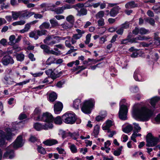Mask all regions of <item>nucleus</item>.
Listing matches in <instances>:
<instances>
[{
  "instance_id": "52",
  "label": "nucleus",
  "mask_w": 160,
  "mask_h": 160,
  "mask_svg": "<svg viewBox=\"0 0 160 160\" xmlns=\"http://www.w3.org/2000/svg\"><path fill=\"white\" fill-rule=\"evenodd\" d=\"M68 134L72 138L74 139H76L77 137L79 136L78 133L74 132L72 133L71 132H69Z\"/></svg>"
},
{
  "instance_id": "26",
  "label": "nucleus",
  "mask_w": 160,
  "mask_h": 160,
  "mask_svg": "<svg viewBox=\"0 0 160 160\" xmlns=\"http://www.w3.org/2000/svg\"><path fill=\"white\" fill-rule=\"evenodd\" d=\"M4 82L6 85L12 84L13 81L12 79L10 77H8L7 76H5L4 78Z\"/></svg>"
},
{
  "instance_id": "42",
  "label": "nucleus",
  "mask_w": 160,
  "mask_h": 160,
  "mask_svg": "<svg viewBox=\"0 0 160 160\" xmlns=\"http://www.w3.org/2000/svg\"><path fill=\"white\" fill-rule=\"evenodd\" d=\"M145 21L146 22L149 23L152 26H154L155 24V21L154 19L152 18H149L145 19Z\"/></svg>"
},
{
  "instance_id": "31",
  "label": "nucleus",
  "mask_w": 160,
  "mask_h": 160,
  "mask_svg": "<svg viewBox=\"0 0 160 160\" xmlns=\"http://www.w3.org/2000/svg\"><path fill=\"white\" fill-rule=\"evenodd\" d=\"M40 48L44 50V51L47 53L49 54L50 50L49 47L47 45L45 44L41 45L40 46Z\"/></svg>"
},
{
  "instance_id": "59",
  "label": "nucleus",
  "mask_w": 160,
  "mask_h": 160,
  "mask_svg": "<svg viewBox=\"0 0 160 160\" xmlns=\"http://www.w3.org/2000/svg\"><path fill=\"white\" fill-rule=\"evenodd\" d=\"M53 39H52L53 42H55L54 44L57 43H58L60 42V39L59 36H54L53 37Z\"/></svg>"
},
{
  "instance_id": "41",
  "label": "nucleus",
  "mask_w": 160,
  "mask_h": 160,
  "mask_svg": "<svg viewBox=\"0 0 160 160\" xmlns=\"http://www.w3.org/2000/svg\"><path fill=\"white\" fill-rule=\"evenodd\" d=\"M152 9L157 14L160 13V5H154L152 7Z\"/></svg>"
},
{
  "instance_id": "2",
  "label": "nucleus",
  "mask_w": 160,
  "mask_h": 160,
  "mask_svg": "<svg viewBox=\"0 0 160 160\" xmlns=\"http://www.w3.org/2000/svg\"><path fill=\"white\" fill-rule=\"evenodd\" d=\"M7 134L2 131H0V147L3 145L5 142V139L7 140H11L12 137L15 134L12 133V131L10 128H7L6 129Z\"/></svg>"
},
{
  "instance_id": "3",
  "label": "nucleus",
  "mask_w": 160,
  "mask_h": 160,
  "mask_svg": "<svg viewBox=\"0 0 160 160\" xmlns=\"http://www.w3.org/2000/svg\"><path fill=\"white\" fill-rule=\"evenodd\" d=\"M146 146L148 147H152L155 146L159 142L158 138L155 137L151 133L147 134L146 138Z\"/></svg>"
},
{
  "instance_id": "62",
  "label": "nucleus",
  "mask_w": 160,
  "mask_h": 160,
  "mask_svg": "<svg viewBox=\"0 0 160 160\" xmlns=\"http://www.w3.org/2000/svg\"><path fill=\"white\" fill-rule=\"evenodd\" d=\"M30 80L29 79L24 81L22 82L17 83L16 85H22L24 84H25L27 83H28L29 82Z\"/></svg>"
},
{
  "instance_id": "29",
  "label": "nucleus",
  "mask_w": 160,
  "mask_h": 160,
  "mask_svg": "<svg viewBox=\"0 0 160 160\" xmlns=\"http://www.w3.org/2000/svg\"><path fill=\"white\" fill-rule=\"evenodd\" d=\"M26 22L25 20H22L13 22L12 25L14 26L17 25H24Z\"/></svg>"
},
{
  "instance_id": "25",
  "label": "nucleus",
  "mask_w": 160,
  "mask_h": 160,
  "mask_svg": "<svg viewBox=\"0 0 160 160\" xmlns=\"http://www.w3.org/2000/svg\"><path fill=\"white\" fill-rule=\"evenodd\" d=\"M34 128L37 131H40L42 129H43V126L40 123L36 122L33 125Z\"/></svg>"
},
{
  "instance_id": "60",
  "label": "nucleus",
  "mask_w": 160,
  "mask_h": 160,
  "mask_svg": "<svg viewBox=\"0 0 160 160\" xmlns=\"http://www.w3.org/2000/svg\"><path fill=\"white\" fill-rule=\"evenodd\" d=\"M152 44V41L150 42L149 43H146L145 42H143L141 43V44L143 47H148L150 45H151Z\"/></svg>"
},
{
  "instance_id": "5",
  "label": "nucleus",
  "mask_w": 160,
  "mask_h": 160,
  "mask_svg": "<svg viewBox=\"0 0 160 160\" xmlns=\"http://www.w3.org/2000/svg\"><path fill=\"white\" fill-rule=\"evenodd\" d=\"M62 121L65 123L71 124L74 123L77 119L75 114L67 113L62 116Z\"/></svg>"
},
{
  "instance_id": "33",
  "label": "nucleus",
  "mask_w": 160,
  "mask_h": 160,
  "mask_svg": "<svg viewBox=\"0 0 160 160\" xmlns=\"http://www.w3.org/2000/svg\"><path fill=\"white\" fill-rule=\"evenodd\" d=\"M133 129V127L131 125L127 126L122 129V131L126 133H128L131 131Z\"/></svg>"
},
{
  "instance_id": "43",
  "label": "nucleus",
  "mask_w": 160,
  "mask_h": 160,
  "mask_svg": "<svg viewBox=\"0 0 160 160\" xmlns=\"http://www.w3.org/2000/svg\"><path fill=\"white\" fill-rule=\"evenodd\" d=\"M104 15V12L103 11H101L97 13L96 14V18L97 19L102 18Z\"/></svg>"
},
{
  "instance_id": "50",
  "label": "nucleus",
  "mask_w": 160,
  "mask_h": 160,
  "mask_svg": "<svg viewBox=\"0 0 160 160\" xmlns=\"http://www.w3.org/2000/svg\"><path fill=\"white\" fill-rule=\"evenodd\" d=\"M134 79L137 81H141L142 80L140 78V75L139 74H138L136 72L134 73L133 75Z\"/></svg>"
},
{
  "instance_id": "24",
  "label": "nucleus",
  "mask_w": 160,
  "mask_h": 160,
  "mask_svg": "<svg viewBox=\"0 0 160 160\" xmlns=\"http://www.w3.org/2000/svg\"><path fill=\"white\" fill-rule=\"evenodd\" d=\"M21 13L20 12H12V18L14 20H16L21 15Z\"/></svg>"
},
{
  "instance_id": "4",
  "label": "nucleus",
  "mask_w": 160,
  "mask_h": 160,
  "mask_svg": "<svg viewBox=\"0 0 160 160\" xmlns=\"http://www.w3.org/2000/svg\"><path fill=\"white\" fill-rule=\"evenodd\" d=\"M84 4L83 3H78L72 6L77 11L76 16L78 17H81L87 15L88 11L87 9L83 8Z\"/></svg>"
},
{
  "instance_id": "27",
  "label": "nucleus",
  "mask_w": 160,
  "mask_h": 160,
  "mask_svg": "<svg viewBox=\"0 0 160 160\" xmlns=\"http://www.w3.org/2000/svg\"><path fill=\"white\" fill-rule=\"evenodd\" d=\"M24 55L22 52L17 54L16 55V57L18 61L21 62L23 61L24 58Z\"/></svg>"
},
{
  "instance_id": "58",
  "label": "nucleus",
  "mask_w": 160,
  "mask_h": 160,
  "mask_svg": "<svg viewBox=\"0 0 160 160\" xmlns=\"http://www.w3.org/2000/svg\"><path fill=\"white\" fill-rule=\"evenodd\" d=\"M12 49L15 51V52H19L21 50V48L18 45H14L12 47Z\"/></svg>"
},
{
  "instance_id": "12",
  "label": "nucleus",
  "mask_w": 160,
  "mask_h": 160,
  "mask_svg": "<svg viewBox=\"0 0 160 160\" xmlns=\"http://www.w3.org/2000/svg\"><path fill=\"white\" fill-rule=\"evenodd\" d=\"M121 8L118 6H116L112 8L109 12L110 16L112 17H115L119 13Z\"/></svg>"
},
{
  "instance_id": "28",
  "label": "nucleus",
  "mask_w": 160,
  "mask_h": 160,
  "mask_svg": "<svg viewBox=\"0 0 160 160\" xmlns=\"http://www.w3.org/2000/svg\"><path fill=\"white\" fill-rule=\"evenodd\" d=\"M66 19L70 24H71V25H73L74 21V18L73 15H70L68 16L66 18Z\"/></svg>"
},
{
  "instance_id": "57",
  "label": "nucleus",
  "mask_w": 160,
  "mask_h": 160,
  "mask_svg": "<svg viewBox=\"0 0 160 160\" xmlns=\"http://www.w3.org/2000/svg\"><path fill=\"white\" fill-rule=\"evenodd\" d=\"M129 22H126L122 24L121 28L123 29L128 28L129 26Z\"/></svg>"
},
{
  "instance_id": "61",
  "label": "nucleus",
  "mask_w": 160,
  "mask_h": 160,
  "mask_svg": "<svg viewBox=\"0 0 160 160\" xmlns=\"http://www.w3.org/2000/svg\"><path fill=\"white\" fill-rule=\"evenodd\" d=\"M34 17L36 19H41L43 17V15L40 14L36 13L34 12Z\"/></svg>"
},
{
  "instance_id": "10",
  "label": "nucleus",
  "mask_w": 160,
  "mask_h": 160,
  "mask_svg": "<svg viewBox=\"0 0 160 160\" xmlns=\"http://www.w3.org/2000/svg\"><path fill=\"white\" fill-rule=\"evenodd\" d=\"M72 8V6L70 5L66 4L65 5L62 7H58L55 9L54 11L57 14L62 13L66 9H70Z\"/></svg>"
},
{
  "instance_id": "15",
  "label": "nucleus",
  "mask_w": 160,
  "mask_h": 160,
  "mask_svg": "<svg viewBox=\"0 0 160 160\" xmlns=\"http://www.w3.org/2000/svg\"><path fill=\"white\" fill-rule=\"evenodd\" d=\"M45 73L47 75L53 79H55L58 77V74H56L52 69H49L46 70Z\"/></svg>"
},
{
  "instance_id": "11",
  "label": "nucleus",
  "mask_w": 160,
  "mask_h": 160,
  "mask_svg": "<svg viewBox=\"0 0 160 160\" xmlns=\"http://www.w3.org/2000/svg\"><path fill=\"white\" fill-rule=\"evenodd\" d=\"M22 142V137L19 136L17 137L16 141L13 145L14 148H17L18 147H21L23 145Z\"/></svg>"
},
{
  "instance_id": "48",
  "label": "nucleus",
  "mask_w": 160,
  "mask_h": 160,
  "mask_svg": "<svg viewBox=\"0 0 160 160\" xmlns=\"http://www.w3.org/2000/svg\"><path fill=\"white\" fill-rule=\"evenodd\" d=\"M127 39L128 42L130 43H136L137 40V37L134 38H131L129 36L127 37Z\"/></svg>"
},
{
  "instance_id": "64",
  "label": "nucleus",
  "mask_w": 160,
  "mask_h": 160,
  "mask_svg": "<svg viewBox=\"0 0 160 160\" xmlns=\"http://www.w3.org/2000/svg\"><path fill=\"white\" fill-rule=\"evenodd\" d=\"M132 33L135 35H137L139 33V29L137 27H135V29L132 30Z\"/></svg>"
},
{
  "instance_id": "56",
  "label": "nucleus",
  "mask_w": 160,
  "mask_h": 160,
  "mask_svg": "<svg viewBox=\"0 0 160 160\" xmlns=\"http://www.w3.org/2000/svg\"><path fill=\"white\" fill-rule=\"evenodd\" d=\"M38 152L43 154H44L46 153V151L45 149L42 147H38Z\"/></svg>"
},
{
  "instance_id": "16",
  "label": "nucleus",
  "mask_w": 160,
  "mask_h": 160,
  "mask_svg": "<svg viewBox=\"0 0 160 160\" xmlns=\"http://www.w3.org/2000/svg\"><path fill=\"white\" fill-rule=\"evenodd\" d=\"M138 6V4L136 3L134 1H131L127 2L125 5L126 8L127 9L132 8Z\"/></svg>"
},
{
  "instance_id": "51",
  "label": "nucleus",
  "mask_w": 160,
  "mask_h": 160,
  "mask_svg": "<svg viewBox=\"0 0 160 160\" xmlns=\"http://www.w3.org/2000/svg\"><path fill=\"white\" fill-rule=\"evenodd\" d=\"M62 27L65 29H68L72 27L73 25H71V24H69L67 22H65L62 25Z\"/></svg>"
},
{
  "instance_id": "34",
  "label": "nucleus",
  "mask_w": 160,
  "mask_h": 160,
  "mask_svg": "<svg viewBox=\"0 0 160 160\" xmlns=\"http://www.w3.org/2000/svg\"><path fill=\"white\" fill-rule=\"evenodd\" d=\"M29 36L32 38H34L35 39H37L38 38V36L37 35L36 31H34L30 32L29 34Z\"/></svg>"
},
{
  "instance_id": "22",
  "label": "nucleus",
  "mask_w": 160,
  "mask_h": 160,
  "mask_svg": "<svg viewBox=\"0 0 160 160\" xmlns=\"http://www.w3.org/2000/svg\"><path fill=\"white\" fill-rule=\"evenodd\" d=\"M43 129L45 130L51 129L53 127V126L52 122H46L44 125H43Z\"/></svg>"
},
{
  "instance_id": "1",
  "label": "nucleus",
  "mask_w": 160,
  "mask_h": 160,
  "mask_svg": "<svg viewBox=\"0 0 160 160\" xmlns=\"http://www.w3.org/2000/svg\"><path fill=\"white\" fill-rule=\"evenodd\" d=\"M153 114L152 111L145 106H134L132 111L133 117L136 119H139L142 121H148Z\"/></svg>"
},
{
  "instance_id": "40",
  "label": "nucleus",
  "mask_w": 160,
  "mask_h": 160,
  "mask_svg": "<svg viewBox=\"0 0 160 160\" xmlns=\"http://www.w3.org/2000/svg\"><path fill=\"white\" fill-rule=\"evenodd\" d=\"M53 121L54 123L57 124H60L62 123V118L60 116L57 117Z\"/></svg>"
},
{
  "instance_id": "45",
  "label": "nucleus",
  "mask_w": 160,
  "mask_h": 160,
  "mask_svg": "<svg viewBox=\"0 0 160 160\" xmlns=\"http://www.w3.org/2000/svg\"><path fill=\"white\" fill-rule=\"evenodd\" d=\"M98 24V26H103L105 25L104 19L103 18H100L97 21Z\"/></svg>"
},
{
  "instance_id": "39",
  "label": "nucleus",
  "mask_w": 160,
  "mask_h": 160,
  "mask_svg": "<svg viewBox=\"0 0 160 160\" xmlns=\"http://www.w3.org/2000/svg\"><path fill=\"white\" fill-rule=\"evenodd\" d=\"M133 124L134 125V130L133 131H135L137 132H139L141 130V127L139 126V124L136 123H134Z\"/></svg>"
},
{
  "instance_id": "9",
  "label": "nucleus",
  "mask_w": 160,
  "mask_h": 160,
  "mask_svg": "<svg viewBox=\"0 0 160 160\" xmlns=\"http://www.w3.org/2000/svg\"><path fill=\"white\" fill-rule=\"evenodd\" d=\"M1 62L3 65L7 66L9 64H13L14 63V61L9 55H6L2 58Z\"/></svg>"
},
{
  "instance_id": "30",
  "label": "nucleus",
  "mask_w": 160,
  "mask_h": 160,
  "mask_svg": "<svg viewBox=\"0 0 160 160\" xmlns=\"http://www.w3.org/2000/svg\"><path fill=\"white\" fill-rule=\"evenodd\" d=\"M31 25L29 23H27L25 25L24 29L20 30V32L22 33H24L28 32L30 29Z\"/></svg>"
},
{
  "instance_id": "55",
  "label": "nucleus",
  "mask_w": 160,
  "mask_h": 160,
  "mask_svg": "<svg viewBox=\"0 0 160 160\" xmlns=\"http://www.w3.org/2000/svg\"><path fill=\"white\" fill-rule=\"evenodd\" d=\"M50 22L53 27L59 26L58 22L56 20L51 19L50 20Z\"/></svg>"
},
{
  "instance_id": "23",
  "label": "nucleus",
  "mask_w": 160,
  "mask_h": 160,
  "mask_svg": "<svg viewBox=\"0 0 160 160\" xmlns=\"http://www.w3.org/2000/svg\"><path fill=\"white\" fill-rule=\"evenodd\" d=\"M81 100L79 99H76L73 102V107L75 109H78L79 108L80 105H81Z\"/></svg>"
},
{
  "instance_id": "13",
  "label": "nucleus",
  "mask_w": 160,
  "mask_h": 160,
  "mask_svg": "<svg viewBox=\"0 0 160 160\" xmlns=\"http://www.w3.org/2000/svg\"><path fill=\"white\" fill-rule=\"evenodd\" d=\"M63 105L62 103L60 102H58L54 105V111L56 113H58V112H61L62 108Z\"/></svg>"
},
{
  "instance_id": "18",
  "label": "nucleus",
  "mask_w": 160,
  "mask_h": 160,
  "mask_svg": "<svg viewBox=\"0 0 160 160\" xmlns=\"http://www.w3.org/2000/svg\"><path fill=\"white\" fill-rule=\"evenodd\" d=\"M14 157V153L13 151L12 150H7L3 155L4 158L9 157L10 159H12Z\"/></svg>"
},
{
  "instance_id": "47",
  "label": "nucleus",
  "mask_w": 160,
  "mask_h": 160,
  "mask_svg": "<svg viewBox=\"0 0 160 160\" xmlns=\"http://www.w3.org/2000/svg\"><path fill=\"white\" fill-rule=\"evenodd\" d=\"M91 34L90 33L88 34L86 36V39L84 43L86 44H88L90 42Z\"/></svg>"
},
{
  "instance_id": "54",
  "label": "nucleus",
  "mask_w": 160,
  "mask_h": 160,
  "mask_svg": "<svg viewBox=\"0 0 160 160\" xmlns=\"http://www.w3.org/2000/svg\"><path fill=\"white\" fill-rule=\"evenodd\" d=\"M106 116V114H104L102 116H98L96 118V120L98 121H100L102 120Z\"/></svg>"
},
{
  "instance_id": "46",
  "label": "nucleus",
  "mask_w": 160,
  "mask_h": 160,
  "mask_svg": "<svg viewBox=\"0 0 160 160\" xmlns=\"http://www.w3.org/2000/svg\"><path fill=\"white\" fill-rule=\"evenodd\" d=\"M37 35L38 36H41L42 35H44L46 34L47 31L46 30H42L41 31L39 30H36Z\"/></svg>"
},
{
  "instance_id": "32",
  "label": "nucleus",
  "mask_w": 160,
  "mask_h": 160,
  "mask_svg": "<svg viewBox=\"0 0 160 160\" xmlns=\"http://www.w3.org/2000/svg\"><path fill=\"white\" fill-rule=\"evenodd\" d=\"M56 59L52 57H50L46 61V64L48 65H50L51 64L55 63Z\"/></svg>"
},
{
  "instance_id": "44",
  "label": "nucleus",
  "mask_w": 160,
  "mask_h": 160,
  "mask_svg": "<svg viewBox=\"0 0 160 160\" xmlns=\"http://www.w3.org/2000/svg\"><path fill=\"white\" fill-rule=\"evenodd\" d=\"M70 148L72 153H76L77 152V149L74 144L71 145L70 146Z\"/></svg>"
},
{
  "instance_id": "37",
  "label": "nucleus",
  "mask_w": 160,
  "mask_h": 160,
  "mask_svg": "<svg viewBox=\"0 0 160 160\" xmlns=\"http://www.w3.org/2000/svg\"><path fill=\"white\" fill-rule=\"evenodd\" d=\"M15 39V37L14 35L11 36L9 38L10 41L8 42V44L10 45H12L14 44Z\"/></svg>"
},
{
  "instance_id": "7",
  "label": "nucleus",
  "mask_w": 160,
  "mask_h": 160,
  "mask_svg": "<svg viewBox=\"0 0 160 160\" xmlns=\"http://www.w3.org/2000/svg\"><path fill=\"white\" fill-rule=\"evenodd\" d=\"M34 120L38 121H43L46 122H52L54 119L52 115L48 112L43 113L41 117H38L36 119L34 118Z\"/></svg>"
},
{
  "instance_id": "14",
  "label": "nucleus",
  "mask_w": 160,
  "mask_h": 160,
  "mask_svg": "<svg viewBox=\"0 0 160 160\" xmlns=\"http://www.w3.org/2000/svg\"><path fill=\"white\" fill-rule=\"evenodd\" d=\"M53 36H49L44 40V42L47 45L52 46L54 44V42H53L52 37Z\"/></svg>"
},
{
  "instance_id": "36",
  "label": "nucleus",
  "mask_w": 160,
  "mask_h": 160,
  "mask_svg": "<svg viewBox=\"0 0 160 160\" xmlns=\"http://www.w3.org/2000/svg\"><path fill=\"white\" fill-rule=\"evenodd\" d=\"M50 26V24L48 22H44L40 26L39 28L41 29L44 28H48Z\"/></svg>"
},
{
  "instance_id": "6",
  "label": "nucleus",
  "mask_w": 160,
  "mask_h": 160,
  "mask_svg": "<svg viewBox=\"0 0 160 160\" xmlns=\"http://www.w3.org/2000/svg\"><path fill=\"white\" fill-rule=\"evenodd\" d=\"M95 101L93 99L85 101L81 108L82 111L85 113L88 114L91 112V108L94 106Z\"/></svg>"
},
{
  "instance_id": "8",
  "label": "nucleus",
  "mask_w": 160,
  "mask_h": 160,
  "mask_svg": "<svg viewBox=\"0 0 160 160\" xmlns=\"http://www.w3.org/2000/svg\"><path fill=\"white\" fill-rule=\"evenodd\" d=\"M128 112L127 107L126 106L122 105L120 106L119 112V116L120 118L122 120L127 119L126 114Z\"/></svg>"
},
{
  "instance_id": "53",
  "label": "nucleus",
  "mask_w": 160,
  "mask_h": 160,
  "mask_svg": "<svg viewBox=\"0 0 160 160\" xmlns=\"http://www.w3.org/2000/svg\"><path fill=\"white\" fill-rule=\"evenodd\" d=\"M150 38L148 37H147L145 36H139L137 37V40H147L148 39H150Z\"/></svg>"
},
{
  "instance_id": "20",
  "label": "nucleus",
  "mask_w": 160,
  "mask_h": 160,
  "mask_svg": "<svg viewBox=\"0 0 160 160\" xmlns=\"http://www.w3.org/2000/svg\"><path fill=\"white\" fill-rule=\"evenodd\" d=\"M112 125V122L111 120H108L106 122V124L105 126L102 127L103 130H108V132H110L109 128Z\"/></svg>"
},
{
  "instance_id": "19",
  "label": "nucleus",
  "mask_w": 160,
  "mask_h": 160,
  "mask_svg": "<svg viewBox=\"0 0 160 160\" xmlns=\"http://www.w3.org/2000/svg\"><path fill=\"white\" fill-rule=\"evenodd\" d=\"M43 143L48 146H51L58 143V142L55 139H48L43 142Z\"/></svg>"
},
{
  "instance_id": "21",
  "label": "nucleus",
  "mask_w": 160,
  "mask_h": 160,
  "mask_svg": "<svg viewBox=\"0 0 160 160\" xmlns=\"http://www.w3.org/2000/svg\"><path fill=\"white\" fill-rule=\"evenodd\" d=\"M41 110L38 108H36L34 110L33 112L34 119L35 118L36 119L38 117H41L42 116H40V114L41 113Z\"/></svg>"
},
{
  "instance_id": "17",
  "label": "nucleus",
  "mask_w": 160,
  "mask_h": 160,
  "mask_svg": "<svg viewBox=\"0 0 160 160\" xmlns=\"http://www.w3.org/2000/svg\"><path fill=\"white\" fill-rule=\"evenodd\" d=\"M160 100V97H155L152 98L150 101V103L152 107L155 108L156 104Z\"/></svg>"
},
{
  "instance_id": "38",
  "label": "nucleus",
  "mask_w": 160,
  "mask_h": 160,
  "mask_svg": "<svg viewBox=\"0 0 160 160\" xmlns=\"http://www.w3.org/2000/svg\"><path fill=\"white\" fill-rule=\"evenodd\" d=\"M57 94L54 92L52 93L49 95V99L50 100L51 102H53L57 99Z\"/></svg>"
},
{
  "instance_id": "35",
  "label": "nucleus",
  "mask_w": 160,
  "mask_h": 160,
  "mask_svg": "<svg viewBox=\"0 0 160 160\" xmlns=\"http://www.w3.org/2000/svg\"><path fill=\"white\" fill-rule=\"evenodd\" d=\"M99 127L98 125H96L94 128L93 130V133L95 138H96L97 137L99 133Z\"/></svg>"
},
{
  "instance_id": "63",
  "label": "nucleus",
  "mask_w": 160,
  "mask_h": 160,
  "mask_svg": "<svg viewBox=\"0 0 160 160\" xmlns=\"http://www.w3.org/2000/svg\"><path fill=\"white\" fill-rule=\"evenodd\" d=\"M30 80L29 79L24 81L22 82L17 83L16 85H22L24 84H25L27 83H28L29 82Z\"/></svg>"
},
{
  "instance_id": "49",
  "label": "nucleus",
  "mask_w": 160,
  "mask_h": 160,
  "mask_svg": "<svg viewBox=\"0 0 160 160\" xmlns=\"http://www.w3.org/2000/svg\"><path fill=\"white\" fill-rule=\"evenodd\" d=\"M149 32L148 30H147L144 28H141L139 29V33L142 34H145Z\"/></svg>"
}]
</instances>
